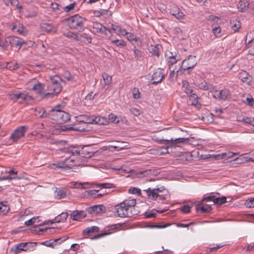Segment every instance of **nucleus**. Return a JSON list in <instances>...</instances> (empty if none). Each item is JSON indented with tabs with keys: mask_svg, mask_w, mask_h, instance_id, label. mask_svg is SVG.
I'll return each instance as SVG.
<instances>
[{
	"mask_svg": "<svg viewBox=\"0 0 254 254\" xmlns=\"http://www.w3.org/2000/svg\"><path fill=\"white\" fill-rule=\"evenodd\" d=\"M136 199L135 198H130L128 199H126L122 202L119 204H116L115 206H120L124 204V206H135L136 205Z\"/></svg>",
	"mask_w": 254,
	"mask_h": 254,
	"instance_id": "obj_18",
	"label": "nucleus"
},
{
	"mask_svg": "<svg viewBox=\"0 0 254 254\" xmlns=\"http://www.w3.org/2000/svg\"><path fill=\"white\" fill-rule=\"evenodd\" d=\"M35 111L37 112L38 115L40 118H45L49 116V113H47L45 109L41 107H38L35 109Z\"/></svg>",
	"mask_w": 254,
	"mask_h": 254,
	"instance_id": "obj_32",
	"label": "nucleus"
},
{
	"mask_svg": "<svg viewBox=\"0 0 254 254\" xmlns=\"http://www.w3.org/2000/svg\"><path fill=\"white\" fill-rule=\"evenodd\" d=\"M40 245H44L46 247H52V248H54V245H53V242L52 241V240H50L49 241H46L45 242H41L40 243Z\"/></svg>",
	"mask_w": 254,
	"mask_h": 254,
	"instance_id": "obj_56",
	"label": "nucleus"
},
{
	"mask_svg": "<svg viewBox=\"0 0 254 254\" xmlns=\"http://www.w3.org/2000/svg\"><path fill=\"white\" fill-rule=\"evenodd\" d=\"M41 27L43 31L48 33H56L57 31V29L51 24L43 23L41 25Z\"/></svg>",
	"mask_w": 254,
	"mask_h": 254,
	"instance_id": "obj_19",
	"label": "nucleus"
},
{
	"mask_svg": "<svg viewBox=\"0 0 254 254\" xmlns=\"http://www.w3.org/2000/svg\"><path fill=\"white\" fill-rule=\"evenodd\" d=\"M171 13L178 19H182L184 18V14L183 12L180 11V9L177 7L175 9H172Z\"/></svg>",
	"mask_w": 254,
	"mask_h": 254,
	"instance_id": "obj_24",
	"label": "nucleus"
},
{
	"mask_svg": "<svg viewBox=\"0 0 254 254\" xmlns=\"http://www.w3.org/2000/svg\"><path fill=\"white\" fill-rule=\"evenodd\" d=\"M103 78L106 85H110L112 83V76L107 73L103 74Z\"/></svg>",
	"mask_w": 254,
	"mask_h": 254,
	"instance_id": "obj_49",
	"label": "nucleus"
},
{
	"mask_svg": "<svg viewBox=\"0 0 254 254\" xmlns=\"http://www.w3.org/2000/svg\"><path fill=\"white\" fill-rule=\"evenodd\" d=\"M121 29V27L119 26L112 24L111 30H114L118 35L120 34Z\"/></svg>",
	"mask_w": 254,
	"mask_h": 254,
	"instance_id": "obj_61",
	"label": "nucleus"
},
{
	"mask_svg": "<svg viewBox=\"0 0 254 254\" xmlns=\"http://www.w3.org/2000/svg\"><path fill=\"white\" fill-rule=\"evenodd\" d=\"M189 95L190 97V101L191 104L193 106H196L198 103L197 95L193 92H191Z\"/></svg>",
	"mask_w": 254,
	"mask_h": 254,
	"instance_id": "obj_33",
	"label": "nucleus"
},
{
	"mask_svg": "<svg viewBox=\"0 0 254 254\" xmlns=\"http://www.w3.org/2000/svg\"><path fill=\"white\" fill-rule=\"evenodd\" d=\"M73 130L75 131H85L86 130L85 128L81 127H69L65 129L64 130Z\"/></svg>",
	"mask_w": 254,
	"mask_h": 254,
	"instance_id": "obj_60",
	"label": "nucleus"
},
{
	"mask_svg": "<svg viewBox=\"0 0 254 254\" xmlns=\"http://www.w3.org/2000/svg\"><path fill=\"white\" fill-rule=\"evenodd\" d=\"M163 71V69L159 68L154 72L152 75V80H154L152 83V84H156L163 80L165 76Z\"/></svg>",
	"mask_w": 254,
	"mask_h": 254,
	"instance_id": "obj_11",
	"label": "nucleus"
},
{
	"mask_svg": "<svg viewBox=\"0 0 254 254\" xmlns=\"http://www.w3.org/2000/svg\"><path fill=\"white\" fill-rule=\"evenodd\" d=\"M198 86L200 89L205 91L208 90L210 89L209 85L204 80L201 83H198Z\"/></svg>",
	"mask_w": 254,
	"mask_h": 254,
	"instance_id": "obj_48",
	"label": "nucleus"
},
{
	"mask_svg": "<svg viewBox=\"0 0 254 254\" xmlns=\"http://www.w3.org/2000/svg\"><path fill=\"white\" fill-rule=\"evenodd\" d=\"M234 154H236V153H233L232 152H229L228 153H223L221 154H218L215 156V158L216 159H219L225 158H230L232 157Z\"/></svg>",
	"mask_w": 254,
	"mask_h": 254,
	"instance_id": "obj_38",
	"label": "nucleus"
},
{
	"mask_svg": "<svg viewBox=\"0 0 254 254\" xmlns=\"http://www.w3.org/2000/svg\"><path fill=\"white\" fill-rule=\"evenodd\" d=\"M102 119V120H105V118L103 117H94L93 116V124H98L99 125H104V122H100V120Z\"/></svg>",
	"mask_w": 254,
	"mask_h": 254,
	"instance_id": "obj_52",
	"label": "nucleus"
},
{
	"mask_svg": "<svg viewBox=\"0 0 254 254\" xmlns=\"http://www.w3.org/2000/svg\"><path fill=\"white\" fill-rule=\"evenodd\" d=\"M38 218H39V217H34L32 218L31 219H30L27 221H26L25 222L24 224H25V225H26L27 226H31L32 224H33L36 222V220L37 219H38Z\"/></svg>",
	"mask_w": 254,
	"mask_h": 254,
	"instance_id": "obj_55",
	"label": "nucleus"
},
{
	"mask_svg": "<svg viewBox=\"0 0 254 254\" xmlns=\"http://www.w3.org/2000/svg\"><path fill=\"white\" fill-rule=\"evenodd\" d=\"M63 35L68 38H73L76 40H79V35L77 33L72 31H68L66 33H64Z\"/></svg>",
	"mask_w": 254,
	"mask_h": 254,
	"instance_id": "obj_37",
	"label": "nucleus"
},
{
	"mask_svg": "<svg viewBox=\"0 0 254 254\" xmlns=\"http://www.w3.org/2000/svg\"><path fill=\"white\" fill-rule=\"evenodd\" d=\"M135 207H118L115 209L114 211V215L116 217H130L131 213H128V209H134Z\"/></svg>",
	"mask_w": 254,
	"mask_h": 254,
	"instance_id": "obj_9",
	"label": "nucleus"
},
{
	"mask_svg": "<svg viewBox=\"0 0 254 254\" xmlns=\"http://www.w3.org/2000/svg\"><path fill=\"white\" fill-rule=\"evenodd\" d=\"M168 210V209H164L162 210H157L156 209H153L151 211H146L144 215L146 218L155 217L157 213H163L167 211Z\"/></svg>",
	"mask_w": 254,
	"mask_h": 254,
	"instance_id": "obj_22",
	"label": "nucleus"
},
{
	"mask_svg": "<svg viewBox=\"0 0 254 254\" xmlns=\"http://www.w3.org/2000/svg\"><path fill=\"white\" fill-rule=\"evenodd\" d=\"M87 183H79L78 182H71L69 184V187L72 189H85L84 185Z\"/></svg>",
	"mask_w": 254,
	"mask_h": 254,
	"instance_id": "obj_27",
	"label": "nucleus"
},
{
	"mask_svg": "<svg viewBox=\"0 0 254 254\" xmlns=\"http://www.w3.org/2000/svg\"><path fill=\"white\" fill-rule=\"evenodd\" d=\"M66 239H67V238H59L57 239H55L54 240L52 239V241L53 242V245L54 246L56 245L57 244H60L62 242L65 241Z\"/></svg>",
	"mask_w": 254,
	"mask_h": 254,
	"instance_id": "obj_53",
	"label": "nucleus"
},
{
	"mask_svg": "<svg viewBox=\"0 0 254 254\" xmlns=\"http://www.w3.org/2000/svg\"><path fill=\"white\" fill-rule=\"evenodd\" d=\"M99 190H86L83 193L84 197L87 198H93V196H96V193L99 191Z\"/></svg>",
	"mask_w": 254,
	"mask_h": 254,
	"instance_id": "obj_36",
	"label": "nucleus"
},
{
	"mask_svg": "<svg viewBox=\"0 0 254 254\" xmlns=\"http://www.w3.org/2000/svg\"><path fill=\"white\" fill-rule=\"evenodd\" d=\"M82 119L79 121L80 123H84L85 124H93V116L87 115H82L80 116Z\"/></svg>",
	"mask_w": 254,
	"mask_h": 254,
	"instance_id": "obj_29",
	"label": "nucleus"
},
{
	"mask_svg": "<svg viewBox=\"0 0 254 254\" xmlns=\"http://www.w3.org/2000/svg\"><path fill=\"white\" fill-rule=\"evenodd\" d=\"M155 172L154 170H146L143 171H140L136 173V176L138 178H143L147 177H150L154 174Z\"/></svg>",
	"mask_w": 254,
	"mask_h": 254,
	"instance_id": "obj_21",
	"label": "nucleus"
},
{
	"mask_svg": "<svg viewBox=\"0 0 254 254\" xmlns=\"http://www.w3.org/2000/svg\"><path fill=\"white\" fill-rule=\"evenodd\" d=\"M106 208V207H87V211L93 215H95L96 209H104Z\"/></svg>",
	"mask_w": 254,
	"mask_h": 254,
	"instance_id": "obj_54",
	"label": "nucleus"
},
{
	"mask_svg": "<svg viewBox=\"0 0 254 254\" xmlns=\"http://www.w3.org/2000/svg\"><path fill=\"white\" fill-rule=\"evenodd\" d=\"M99 231V228L98 226L89 227L83 230L82 235L84 237H88L91 236L93 233L98 232Z\"/></svg>",
	"mask_w": 254,
	"mask_h": 254,
	"instance_id": "obj_15",
	"label": "nucleus"
},
{
	"mask_svg": "<svg viewBox=\"0 0 254 254\" xmlns=\"http://www.w3.org/2000/svg\"><path fill=\"white\" fill-rule=\"evenodd\" d=\"M216 195L213 193L210 194L208 196H204L201 200L191 201L190 200L185 201V203L183 206H204L205 205L204 202L212 201L214 203Z\"/></svg>",
	"mask_w": 254,
	"mask_h": 254,
	"instance_id": "obj_4",
	"label": "nucleus"
},
{
	"mask_svg": "<svg viewBox=\"0 0 254 254\" xmlns=\"http://www.w3.org/2000/svg\"><path fill=\"white\" fill-rule=\"evenodd\" d=\"M67 22V25L71 29L78 30L82 31L84 30L83 23L85 19L78 14H75L68 18L65 19Z\"/></svg>",
	"mask_w": 254,
	"mask_h": 254,
	"instance_id": "obj_3",
	"label": "nucleus"
},
{
	"mask_svg": "<svg viewBox=\"0 0 254 254\" xmlns=\"http://www.w3.org/2000/svg\"><path fill=\"white\" fill-rule=\"evenodd\" d=\"M18 37L11 36L7 37L5 40L6 43H8L11 46H15Z\"/></svg>",
	"mask_w": 254,
	"mask_h": 254,
	"instance_id": "obj_39",
	"label": "nucleus"
},
{
	"mask_svg": "<svg viewBox=\"0 0 254 254\" xmlns=\"http://www.w3.org/2000/svg\"><path fill=\"white\" fill-rule=\"evenodd\" d=\"M25 43V42L22 39L17 37V40L16 41L15 46L18 47V49H20L22 45Z\"/></svg>",
	"mask_w": 254,
	"mask_h": 254,
	"instance_id": "obj_57",
	"label": "nucleus"
},
{
	"mask_svg": "<svg viewBox=\"0 0 254 254\" xmlns=\"http://www.w3.org/2000/svg\"><path fill=\"white\" fill-rule=\"evenodd\" d=\"M236 160L238 164L246 163L249 162H254V158L253 156L252 157L241 156L236 158Z\"/></svg>",
	"mask_w": 254,
	"mask_h": 254,
	"instance_id": "obj_25",
	"label": "nucleus"
},
{
	"mask_svg": "<svg viewBox=\"0 0 254 254\" xmlns=\"http://www.w3.org/2000/svg\"><path fill=\"white\" fill-rule=\"evenodd\" d=\"M26 129L27 128L25 126H21L18 127L11 134L10 137V139L13 141V142L17 141L21 137L24 136Z\"/></svg>",
	"mask_w": 254,
	"mask_h": 254,
	"instance_id": "obj_7",
	"label": "nucleus"
},
{
	"mask_svg": "<svg viewBox=\"0 0 254 254\" xmlns=\"http://www.w3.org/2000/svg\"><path fill=\"white\" fill-rule=\"evenodd\" d=\"M68 216V214L67 212H62L60 214L58 215L55 219L52 221L49 220L47 222L45 221L43 224H40L39 225H43L44 224H48L49 223L51 224H53L55 222L56 223H60L64 222L67 218Z\"/></svg>",
	"mask_w": 254,
	"mask_h": 254,
	"instance_id": "obj_13",
	"label": "nucleus"
},
{
	"mask_svg": "<svg viewBox=\"0 0 254 254\" xmlns=\"http://www.w3.org/2000/svg\"><path fill=\"white\" fill-rule=\"evenodd\" d=\"M50 80V83L47 87L48 92L45 94V96L57 95L61 92L62 89L61 83L63 81L60 76L55 75L51 77Z\"/></svg>",
	"mask_w": 254,
	"mask_h": 254,
	"instance_id": "obj_2",
	"label": "nucleus"
},
{
	"mask_svg": "<svg viewBox=\"0 0 254 254\" xmlns=\"http://www.w3.org/2000/svg\"><path fill=\"white\" fill-rule=\"evenodd\" d=\"M195 209L197 213H207L211 211L212 207H196Z\"/></svg>",
	"mask_w": 254,
	"mask_h": 254,
	"instance_id": "obj_42",
	"label": "nucleus"
},
{
	"mask_svg": "<svg viewBox=\"0 0 254 254\" xmlns=\"http://www.w3.org/2000/svg\"><path fill=\"white\" fill-rule=\"evenodd\" d=\"M161 46L160 45H157L156 46L151 45L148 48V50L152 55L156 56L157 57L160 56V49Z\"/></svg>",
	"mask_w": 254,
	"mask_h": 254,
	"instance_id": "obj_20",
	"label": "nucleus"
},
{
	"mask_svg": "<svg viewBox=\"0 0 254 254\" xmlns=\"http://www.w3.org/2000/svg\"><path fill=\"white\" fill-rule=\"evenodd\" d=\"M226 202H227V197L226 196H222L221 197H217L216 196L214 204L221 205Z\"/></svg>",
	"mask_w": 254,
	"mask_h": 254,
	"instance_id": "obj_34",
	"label": "nucleus"
},
{
	"mask_svg": "<svg viewBox=\"0 0 254 254\" xmlns=\"http://www.w3.org/2000/svg\"><path fill=\"white\" fill-rule=\"evenodd\" d=\"M188 141L189 139L187 138H179L175 139L171 138L170 139H161L158 140L161 144L164 143L165 142L169 143L170 144L167 146V148L169 147H175L177 143L188 142Z\"/></svg>",
	"mask_w": 254,
	"mask_h": 254,
	"instance_id": "obj_10",
	"label": "nucleus"
},
{
	"mask_svg": "<svg viewBox=\"0 0 254 254\" xmlns=\"http://www.w3.org/2000/svg\"><path fill=\"white\" fill-rule=\"evenodd\" d=\"M197 64L196 57L190 56L189 57L183 61L181 68L184 71L193 68Z\"/></svg>",
	"mask_w": 254,
	"mask_h": 254,
	"instance_id": "obj_5",
	"label": "nucleus"
},
{
	"mask_svg": "<svg viewBox=\"0 0 254 254\" xmlns=\"http://www.w3.org/2000/svg\"><path fill=\"white\" fill-rule=\"evenodd\" d=\"M32 89L37 91L38 93H41L44 89L43 84L40 82H38L37 84H35L32 88Z\"/></svg>",
	"mask_w": 254,
	"mask_h": 254,
	"instance_id": "obj_44",
	"label": "nucleus"
},
{
	"mask_svg": "<svg viewBox=\"0 0 254 254\" xmlns=\"http://www.w3.org/2000/svg\"><path fill=\"white\" fill-rule=\"evenodd\" d=\"M62 151L63 152L68 153V154H74L75 153H76L77 154H79V152L77 150H73L70 148H64L61 149Z\"/></svg>",
	"mask_w": 254,
	"mask_h": 254,
	"instance_id": "obj_51",
	"label": "nucleus"
},
{
	"mask_svg": "<svg viewBox=\"0 0 254 254\" xmlns=\"http://www.w3.org/2000/svg\"><path fill=\"white\" fill-rule=\"evenodd\" d=\"M25 244L26 247L25 252L32 251L37 245V242H27Z\"/></svg>",
	"mask_w": 254,
	"mask_h": 254,
	"instance_id": "obj_40",
	"label": "nucleus"
},
{
	"mask_svg": "<svg viewBox=\"0 0 254 254\" xmlns=\"http://www.w3.org/2000/svg\"><path fill=\"white\" fill-rule=\"evenodd\" d=\"M175 69H176L170 71L169 76V80L170 81H174L175 79H177L179 75V72L182 71V70H181V68L177 70L176 71H175Z\"/></svg>",
	"mask_w": 254,
	"mask_h": 254,
	"instance_id": "obj_35",
	"label": "nucleus"
},
{
	"mask_svg": "<svg viewBox=\"0 0 254 254\" xmlns=\"http://www.w3.org/2000/svg\"><path fill=\"white\" fill-rule=\"evenodd\" d=\"M244 122L246 124H251L254 122V118H251L250 117H243Z\"/></svg>",
	"mask_w": 254,
	"mask_h": 254,
	"instance_id": "obj_64",
	"label": "nucleus"
},
{
	"mask_svg": "<svg viewBox=\"0 0 254 254\" xmlns=\"http://www.w3.org/2000/svg\"><path fill=\"white\" fill-rule=\"evenodd\" d=\"M182 87L187 94H190L193 92V90L189 84V83L186 80L182 81Z\"/></svg>",
	"mask_w": 254,
	"mask_h": 254,
	"instance_id": "obj_28",
	"label": "nucleus"
},
{
	"mask_svg": "<svg viewBox=\"0 0 254 254\" xmlns=\"http://www.w3.org/2000/svg\"><path fill=\"white\" fill-rule=\"evenodd\" d=\"M110 39L111 40L112 43L115 44L117 46L124 47L126 45V43L124 40L118 39L114 40L112 37H110Z\"/></svg>",
	"mask_w": 254,
	"mask_h": 254,
	"instance_id": "obj_41",
	"label": "nucleus"
},
{
	"mask_svg": "<svg viewBox=\"0 0 254 254\" xmlns=\"http://www.w3.org/2000/svg\"><path fill=\"white\" fill-rule=\"evenodd\" d=\"M25 243H19L15 246V250L16 251H25L26 246Z\"/></svg>",
	"mask_w": 254,
	"mask_h": 254,
	"instance_id": "obj_50",
	"label": "nucleus"
},
{
	"mask_svg": "<svg viewBox=\"0 0 254 254\" xmlns=\"http://www.w3.org/2000/svg\"><path fill=\"white\" fill-rule=\"evenodd\" d=\"M240 205L244 206H254V197L248 200H241Z\"/></svg>",
	"mask_w": 254,
	"mask_h": 254,
	"instance_id": "obj_30",
	"label": "nucleus"
},
{
	"mask_svg": "<svg viewBox=\"0 0 254 254\" xmlns=\"http://www.w3.org/2000/svg\"><path fill=\"white\" fill-rule=\"evenodd\" d=\"M250 76L249 73L245 70L241 71L238 75L239 78L243 82H246Z\"/></svg>",
	"mask_w": 254,
	"mask_h": 254,
	"instance_id": "obj_31",
	"label": "nucleus"
},
{
	"mask_svg": "<svg viewBox=\"0 0 254 254\" xmlns=\"http://www.w3.org/2000/svg\"><path fill=\"white\" fill-rule=\"evenodd\" d=\"M60 105H58L49 112V117L59 124H64L70 120L69 113L60 109Z\"/></svg>",
	"mask_w": 254,
	"mask_h": 254,
	"instance_id": "obj_1",
	"label": "nucleus"
},
{
	"mask_svg": "<svg viewBox=\"0 0 254 254\" xmlns=\"http://www.w3.org/2000/svg\"><path fill=\"white\" fill-rule=\"evenodd\" d=\"M139 212L140 211L138 210V207H135V208L134 209H128V213H131L130 217L137 215Z\"/></svg>",
	"mask_w": 254,
	"mask_h": 254,
	"instance_id": "obj_59",
	"label": "nucleus"
},
{
	"mask_svg": "<svg viewBox=\"0 0 254 254\" xmlns=\"http://www.w3.org/2000/svg\"><path fill=\"white\" fill-rule=\"evenodd\" d=\"M12 100L16 101L18 99H22L23 100H27L31 99V96L26 95L24 93L18 92L10 95Z\"/></svg>",
	"mask_w": 254,
	"mask_h": 254,
	"instance_id": "obj_17",
	"label": "nucleus"
},
{
	"mask_svg": "<svg viewBox=\"0 0 254 254\" xmlns=\"http://www.w3.org/2000/svg\"><path fill=\"white\" fill-rule=\"evenodd\" d=\"M54 192L55 197L58 199L64 198L70 194L69 190L64 188H56Z\"/></svg>",
	"mask_w": 254,
	"mask_h": 254,
	"instance_id": "obj_12",
	"label": "nucleus"
},
{
	"mask_svg": "<svg viewBox=\"0 0 254 254\" xmlns=\"http://www.w3.org/2000/svg\"><path fill=\"white\" fill-rule=\"evenodd\" d=\"M170 57V58L167 59L168 64L169 66L173 65L174 64H176L178 61L179 60V59H177V55H175L173 57Z\"/></svg>",
	"mask_w": 254,
	"mask_h": 254,
	"instance_id": "obj_46",
	"label": "nucleus"
},
{
	"mask_svg": "<svg viewBox=\"0 0 254 254\" xmlns=\"http://www.w3.org/2000/svg\"><path fill=\"white\" fill-rule=\"evenodd\" d=\"M92 28L95 30V32L104 34L106 35H108L107 32L111 33V30L108 29L105 26H103V25L98 22H93Z\"/></svg>",
	"mask_w": 254,
	"mask_h": 254,
	"instance_id": "obj_14",
	"label": "nucleus"
},
{
	"mask_svg": "<svg viewBox=\"0 0 254 254\" xmlns=\"http://www.w3.org/2000/svg\"><path fill=\"white\" fill-rule=\"evenodd\" d=\"M128 192L131 194H137L139 196L141 195V190L137 188L131 187L128 190Z\"/></svg>",
	"mask_w": 254,
	"mask_h": 254,
	"instance_id": "obj_47",
	"label": "nucleus"
},
{
	"mask_svg": "<svg viewBox=\"0 0 254 254\" xmlns=\"http://www.w3.org/2000/svg\"><path fill=\"white\" fill-rule=\"evenodd\" d=\"M86 216V214L83 211H74L70 214V218L75 221H80Z\"/></svg>",
	"mask_w": 254,
	"mask_h": 254,
	"instance_id": "obj_16",
	"label": "nucleus"
},
{
	"mask_svg": "<svg viewBox=\"0 0 254 254\" xmlns=\"http://www.w3.org/2000/svg\"><path fill=\"white\" fill-rule=\"evenodd\" d=\"M249 5V2L247 0H240L238 5V7L241 12L245 11Z\"/></svg>",
	"mask_w": 254,
	"mask_h": 254,
	"instance_id": "obj_26",
	"label": "nucleus"
},
{
	"mask_svg": "<svg viewBox=\"0 0 254 254\" xmlns=\"http://www.w3.org/2000/svg\"><path fill=\"white\" fill-rule=\"evenodd\" d=\"M211 92L214 98L220 100H226L230 98L231 95L230 91L226 89L221 90H215Z\"/></svg>",
	"mask_w": 254,
	"mask_h": 254,
	"instance_id": "obj_8",
	"label": "nucleus"
},
{
	"mask_svg": "<svg viewBox=\"0 0 254 254\" xmlns=\"http://www.w3.org/2000/svg\"><path fill=\"white\" fill-rule=\"evenodd\" d=\"M6 67L9 70H16L19 67V65L16 62H10L7 64Z\"/></svg>",
	"mask_w": 254,
	"mask_h": 254,
	"instance_id": "obj_43",
	"label": "nucleus"
},
{
	"mask_svg": "<svg viewBox=\"0 0 254 254\" xmlns=\"http://www.w3.org/2000/svg\"><path fill=\"white\" fill-rule=\"evenodd\" d=\"M135 57L138 59L142 56V53L139 50L136 49L135 48L133 49Z\"/></svg>",
	"mask_w": 254,
	"mask_h": 254,
	"instance_id": "obj_63",
	"label": "nucleus"
},
{
	"mask_svg": "<svg viewBox=\"0 0 254 254\" xmlns=\"http://www.w3.org/2000/svg\"><path fill=\"white\" fill-rule=\"evenodd\" d=\"M145 191L148 197L153 200H165L166 199V195L164 194H159L157 193L156 190L148 188L147 190H144Z\"/></svg>",
	"mask_w": 254,
	"mask_h": 254,
	"instance_id": "obj_6",
	"label": "nucleus"
},
{
	"mask_svg": "<svg viewBox=\"0 0 254 254\" xmlns=\"http://www.w3.org/2000/svg\"><path fill=\"white\" fill-rule=\"evenodd\" d=\"M230 26L233 31L236 32L238 31L239 29L241 27V23L238 19L231 20L230 21Z\"/></svg>",
	"mask_w": 254,
	"mask_h": 254,
	"instance_id": "obj_23",
	"label": "nucleus"
},
{
	"mask_svg": "<svg viewBox=\"0 0 254 254\" xmlns=\"http://www.w3.org/2000/svg\"><path fill=\"white\" fill-rule=\"evenodd\" d=\"M75 2H73V3L68 5L64 7V10L66 12H69L71 10L73 9L74 6L75 5Z\"/></svg>",
	"mask_w": 254,
	"mask_h": 254,
	"instance_id": "obj_58",
	"label": "nucleus"
},
{
	"mask_svg": "<svg viewBox=\"0 0 254 254\" xmlns=\"http://www.w3.org/2000/svg\"><path fill=\"white\" fill-rule=\"evenodd\" d=\"M132 93L134 98L138 99L140 98V93L138 89L134 88L132 90Z\"/></svg>",
	"mask_w": 254,
	"mask_h": 254,
	"instance_id": "obj_62",
	"label": "nucleus"
},
{
	"mask_svg": "<svg viewBox=\"0 0 254 254\" xmlns=\"http://www.w3.org/2000/svg\"><path fill=\"white\" fill-rule=\"evenodd\" d=\"M95 186L98 187H101L102 188H107L111 189L115 188L114 184L111 183H101V184H96Z\"/></svg>",
	"mask_w": 254,
	"mask_h": 254,
	"instance_id": "obj_45",
	"label": "nucleus"
}]
</instances>
